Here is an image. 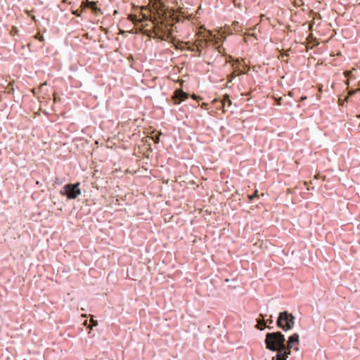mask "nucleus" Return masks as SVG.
Segmentation results:
<instances>
[{
  "mask_svg": "<svg viewBox=\"0 0 360 360\" xmlns=\"http://www.w3.org/2000/svg\"><path fill=\"white\" fill-rule=\"evenodd\" d=\"M235 77H236V74L235 73H231V74L229 75H228V81H229V82H231Z\"/></svg>",
  "mask_w": 360,
  "mask_h": 360,
  "instance_id": "2eb2a0df",
  "label": "nucleus"
},
{
  "mask_svg": "<svg viewBox=\"0 0 360 360\" xmlns=\"http://www.w3.org/2000/svg\"><path fill=\"white\" fill-rule=\"evenodd\" d=\"M299 343V335L294 333L288 338V341H285V357L287 359L288 356L291 353V349L293 345Z\"/></svg>",
  "mask_w": 360,
  "mask_h": 360,
  "instance_id": "39448f33",
  "label": "nucleus"
},
{
  "mask_svg": "<svg viewBox=\"0 0 360 360\" xmlns=\"http://www.w3.org/2000/svg\"><path fill=\"white\" fill-rule=\"evenodd\" d=\"M19 30L16 27L13 26L10 30V33L12 36L18 35Z\"/></svg>",
  "mask_w": 360,
  "mask_h": 360,
  "instance_id": "9b49d317",
  "label": "nucleus"
},
{
  "mask_svg": "<svg viewBox=\"0 0 360 360\" xmlns=\"http://www.w3.org/2000/svg\"><path fill=\"white\" fill-rule=\"evenodd\" d=\"M153 39L173 41V24L165 20L156 21L153 27Z\"/></svg>",
  "mask_w": 360,
  "mask_h": 360,
  "instance_id": "f03ea898",
  "label": "nucleus"
},
{
  "mask_svg": "<svg viewBox=\"0 0 360 360\" xmlns=\"http://www.w3.org/2000/svg\"><path fill=\"white\" fill-rule=\"evenodd\" d=\"M285 335L280 331L267 333L264 340L266 348L277 354L272 360H286L285 357Z\"/></svg>",
  "mask_w": 360,
  "mask_h": 360,
  "instance_id": "f257e3e1",
  "label": "nucleus"
},
{
  "mask_svg": "<svg viewBox=\"0 0 360 360\" xmlns=\"http://www.w3.org/2000/svg\"><path fill=\"white\" fill-rule=\"evenodd\" d=\"M226 98H227V102L226 103H227L228 105L231 106V104H232V102H231L229 95H226Z\"/></svg>",
  "mask_w": 360,
  "mask_h": 360,
  "instance_id": "aec40b11",
  "label": "nucleus"
},
{
  "mask_svg": "<svg viewBox=\"0 0 360 360\" xmlns=\"http://www.w3.org/2000/svg\"><path fill=\"white\" fill-rule=\"evenodd\" d=\"M11 90H12L13 93L14 94V91H15L14 86H12V89H11Z\"/></svg>",
  "mask_w": 360,
  "mask_h": 360,
  "instance_id": "b1692460",
  "label": "nucleus"
},
{
  "mask_svg": "<svg viewBox=\"0 0 360 360\" xmlns=\"http://www.w3.org/2000/svg\"><path fill=\"white\" fill-rule=\"evenodd\" d=\"M26 91H30V92H32L33 91V89H26ZM25 93V90L24 89V94Z\"/></svg>",
  "mask_w": 360,
  "mask_h": 360,
  "instance_id": "4be33fe9",
  "label": "nucleus"
},
{
  "mask_svg": "<svg viewBox=\"0 0 360 360\" xmlns=\"http://www.w3.org/2000/svg\"><path fill=\"white\" fill-rule=\"evenodd\" d=\"M143 34L145 35H147L150 37H153V29L152 30H146L144 31Z\"/></svg>",
  "mask_w": 360,
  "mask_h": 360,
  "instance_id": "4468645a",
  "label": "nucleus"
},
{
  "mask_svg": "<svg viewBox=\"0 0 360 360\" xmlns=\"http://www.w3.org/2000/svg\"><path fill=\"white\" fill-rule=\"evenodd\" d=\"M309 43L311 44L312 46H316L319 45V42L317 39L313 37H311L309 39Z\"/></svg>",
  "mask_w": 360,
  "mask_h": 360,
  "instance_id": "9d476101",
  "label": "nucleus"
},
{
  "mask_svg": "<svg viewBox=\"0 0 360 360\" xmlns=\"http://www.w3.org/2000/svg\"><path fill=\"white\" fill-rule=\"evenodd\" d=\"M16 88L20 91V87L18 86V84H16Z\"/></svg>",
  "mask_w": 360,
  "mask_h": 360,
  "instance_id": "393cba45",
  "label": "nucleus"
},
{
  "mask_svg": "<svg viewBox=\"0 0 360 360\" xmlns=\"http://www.w3.org/2000/svg\"><path fill=\"white\" fill-rule=\"evenodd\" d=\"M162 134L160 133V134H158V135H155L153 136H152V140L154 141L155 143H158L160 142V135H162Z\"/></svg>",
  "mask_w": 360,
  "mask_h": 360,
  "instance_id": "f8f14e48",
  "label": "nucleus"
},
{
  "mask_svg": "<svg viewBox=\"0 0 360 360\" xmlns=\"http://www.w3.org/2000/svg\"><path fill=\"white\" fill-rule=\"evenodd\" d=\"M188 97V94L184 92L181 89H177L174 91V94L172 96V98L174 100V104L179 105L182 101L187 99Z\"/></svg>",
  "mask_w": 360,
  "mask_h": 360,
  "instance_id": "0eeeda50",
  "label": "nucleus"
},
{
  "mask_svg": "<svg viewBox=\"0 0 360 360\" xmlns=\"http://www.w3.org/2000/svg\"><path fill=\"white\" fill-rule=\"evenodd\" d=\"M295 317L288 311H281L276 319V325L284 331H288L294 327Z\"/></svg>",
  "mask_w": 360,
  "mask_h": 360,
  "instance_id": "7ed1b4c3",
  "label": "nucleus"
},
{
  "mask_svg": "<svg viewBox=\"0 0 360 360\" xmlns=\"http://www.w3.org/2000/svg\"><path fill=\"white\" fill-rule=\"evenodd\" d=\"M357 117L360 119V114L357 115Z\"/></svg>",
  "mask_w": 360,
  "mask_h": 360,
  "instance_id": "bb28decb",
  "label": "nucleus"
},
{
  "mask_svg": "<svg viewBox=\"0 0 360 360\" xmlns=\"http://www.w3.org/2000/svg\"><path fill=\"white\" fill-rule=\"evenodd\" d=\"M96 1H86L82 3V7L90 9L94 13L98 15L101 12V9L98 8Z\"/></svg>",
  "mask_w": 360,
  "mask_h": 360,
  "instance_id": "6e6552de",
  "label": "nucleus"
},
{
  "mask_svg": "<svg viewBox=\"0 0 360 360\" xmlns=\"http://www.w3.org/2000/svg\"><path fill=\"white\" fill-rule=\"evenodd\" d=\"M260 317L257 319V324L256 325V328L259 330H264L266 327H268L269 329H271L273 327H271L270 325L273 323L272 316H270L269 319L265 320L264 316L262 314H260Z\"/></svg>",
  "mask_w": 360,
  "mask_h": 360,
  "instance_id": "423d86ee",
  "label": "nucleus"
},
{
  "mask_svg": "<svg viewBox=\"0 0 360 360\" xmlns=\"http://www.w3.org/2000/svg\"><path fill=\"white\" fill-rule=\"evenodd\" d=\"M239 64H240V62H239L238 59L234 60L233 64L234 71H233V73H235L236 76L237 75H240L244 74L243 70L238 66Z\"/></svg>",
  "mask_w": 360,
  "mask_h": 360,
  "instance_id": "1a4fd4ad",
  "label": "nucleus"
},
{
  "mask_svg": "<svg viewBox=\"0 0 360 360\" xmlns=\"http://www.w3.org/2000/svg\"><path fill=\"white\" fill-rule=\"evenodd\" d=\"M352 71L350 70H346L343 72V75L345 77H350L352 76Z\"/></svg>",
  "mask_w": 360,
  "mask_h": 360,
  "instance_id": "dca6fc26",
  "label": "nucleus"
},
{
  "mask_svg": "<svg viewBox=\"0 0 360 360\" xmlns=\"http://www.w3.org/2000/svg\"><path fill=\"white\" fill-rule=\"evenodd\" d=\"M131 21L134 23H138L139 22V20L136 15H132L131 18Z\"/></svg>",
  "mask_w": 360,
  "mask_h": 360,
  "instance_id": "f3484780",
  "label": "nucleus"
},
{
  "mask_svg": "<svg viewBox=\"0 0 360 360\" xmlns=\"http://www.w3.org/2000/svg\"><path fill=\"white\" fill-rule=\"evenodd\" d=\"M73 14L77 15V16H80L81 15V11H79V10H77L73 12Z\"/></svg>",
  "mask_w": 360,
  "mask_h": 360,
  "instance_id": "412c9836",
  "label": "nucleus"
},
{
  "mask_svg": "<svg viewBox=\"0 0 360 360\" xmlns=\"http://www.w3.org/2000/svg\"><path fill=\"white\" fill-rule=\"evenodd\" d=\"M302 99L304 100V99H306V97H302Z\"/></svg>",
  "mask_w": 360,
  "mask_h": 360,
  "instance_id": "a878e982",
  "label": "nucleus"
},
{
  "mask_svg": "<svg viewBox=\"0 0 360 360\" xmlns=\"http://www.w3.org/2000/svg\"><path fill=\"white\" fill-rule=\"evenodd\" d=\"M257 193H258V191H256L254 194L248 195L250 202H252L254 198H258Z\"/></svg>",
  "mask_w": 360,
  "mask_h": 360,
  "instance_id": "ddd939ff",
  "label": "nucleus"
},
{
  "mask_svg": "<svg viewBox=\"0 0 360 360\" xmlns=\"http://www.w3.org/2000/svg\"><path fill=\"white\" fill-rule=\"evenodd\" d=\"M79 186L80 182L75 184L68 183L63 186L60 191V194L63 196H65L68 200H75L81 195Z\"/></svg>",
  "mask_w": 360,
  "mask_h": 360,
  "instance_id": "20e7f679",
  "label": "nucleus"
},
{
  "mask_svg": "<svg viewBox=\"0 0 360 360\" xmlns=\"http://www.w3.org/2000/svg\"><path fill=\"white\" fill-rule=\"evenodd\" d=\"M226 95H227V94L224 95V103H226V102H227Z\"/></svg>",
  "mask_w": 360,
  "mask_h": 360,
  "instance_id": "5701e85b",
  "label": "nucleus"
},
{
  "mask_svg": "<svg viewBox=\"0 0 360 360\" xmlns=\"http://www.w3.org/2000/svg\"><path fill=\"white\" fill-rule=\"evenodd\" d=\"M91 323L92 324L91 328L96 326L98 325V321L96 320H94V319H91Z\"/></svg>",
  "mask_w": 360,
  "mask_h": 360,
  "instance_id": "a211bd4d",
  "label": "nucleus"
},
{
  "mask_svg": "<svg viewBox=\"0 0 360 360\" xmlns=\"http://www.w3.org/2000/svg\"><path fill=\"white\" fill-rule=\"evenodd\" d=\"M55 184H62V180L59 178H56L55 181H54Z\"/></svg>",
  "mask_w": 360,
  "mask_h": 360,
  "instance_id": "6ab92c4d",
  "label": "nucleus"
}]
</instances>
